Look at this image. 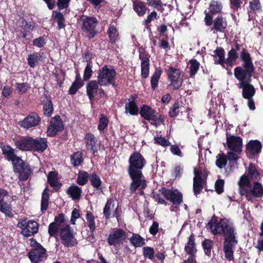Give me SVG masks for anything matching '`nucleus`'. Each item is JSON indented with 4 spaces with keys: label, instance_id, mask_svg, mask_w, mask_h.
<instances>
[{
    "label": "nucleus",
    "instance_id": "f257e3e1",
    "mask_svg": "<svg viewBox=\"0 0 263 263\" xmlns=\"http://www.w3.org/2000/svg\"><path fill=\"white\" fill-rule=\"evenodd\" d=\"M240 61L242 62L241 66L234 69V77L239 82L238 87L242 88V97L245 99H251L256 93L254 86L251 84L255 67L249 51L245 49L242 50Z\"/></svg>",
    "mask_w": 263,
    "mask_h": 263
},
{
    "label": "nucleus",
    "instance_id": "f03ea898",
    "mask_svg": "<svg viewBox=\"0 0 263 263\" xmlns=\"http://www.w3.org/2000/svg\"><path fill=\"white\" fill-rule=\"evenodd\" d=\"M208 227L214 235L224 236L223 251L225 257L229 261L234 259V249L238 243L237 232L234 224L227 218H221L219 221L211 219Z\"/></svg>",
    "mask_w": 263,
    "mask_h": 263
},
{
    "label": "nucleus",
    "instance_id": "7ed1b4c3",
    "mask_svg": "<svg viewBox=\"0 0 263 263\" xmlns=\"http://www.w3.org/2000/svg\"><path fill=\"white\" fill-rule=\"evenodd\" d=\"M243 49L248 51L246 47H243L242 44H240L237 40L234 41V47L228 51V58L226 59L224 49L222 47L217 46L213 51L214 54L212 55L214 58V64L220 65L223 68L230 71L231 68L236 65V62L239 58L240 60L241 52Z\"/></svg>",
    "mask_w": 263,
    "mask_h": 263
},
{
    "label": "nucleus",
    "instance_id": "20e7f679",
    "mask_svg": "<svg viewBox=\"0 0 263 263\" xmlns=\"http://www.w3.org/2000/svg\"><path fill=\"white\" fill-rule=\"evenodd\" d=\"M16 147L22 151L43 153L48 147L47 139L41 137L34 138L30 136H21L14 141Z\"/></svg>",
    "mask_w": 263,
    "mask_h": 263
},
{
    "label": "nucleus",
    "instance_id": "39448f33",
    "mask_svg": "<svg viewBox=\"0 0 263 263\" xmlns=\"http://www.w3.org/2000/svg\"><path fill=\"white\" fill-rule=\"evenodd\" d=\"M78 21L81 31L88 39H93L97 35L99 21L96 17L82 14L79 16Z\"/></svg>",
    "mask_w": 263,
    "mask_h": 263
},
{
    "label": "nucleus",
    "instance_id": "423d86ee",
    "mask_svg": "<svg viewBox=\"0 0 263 263\" xmlns=\"http://www.w3.org/2000/svg\"><path fill=\"white\" fill-rule=\"evenodd\" d=\"M139 113L145 120L152 121L151 125L157 127L161 124H164L165 118L163 115L157 112L156 110L147 105H142Z\"/></svg>",
    "mask_w": 263,
    "mask_h": 263
},
{
    "label": "nucleus",
    "instance_id": "0eeeda50",
    "mask_svg": "<svg viewBox=\"0 0 263 263\" xmlns=\"http://www.w3.org/2000/svg\"><path fill=\"white\" fill-rule=\"evenodd\" d=\"M147 161L139 152L135 151L129 156L128 159V173H142V170L145 166Z\"/></svg>",
    "mask_w": 263,
    "mask_h": 263
},
{
    "label": "nucleus",
    "instance_id": "6e6552de",
    "mask_svg": "<svg viewBox=\"0 0 263 263\" xmlns=\"http://www.w3.org/2000/svg\"><path fill=\"white\" fill-rule=\"evenodd\" d=\"M167 80L170 82L168 86L173 90H178L182 85L183 80L180 78L181 75V70L179 68L168 66L165 69Z\"/></svg>",
    "mask_w": 263,
    "mask_h": 263
},
{
    "label": "nucleus",
    "instance_id": "1a4fd4ad",
    "mask_svg": "<svg viewBox=\"0 0 263 263\" xmlns=\"http://www.w3.org/2000/svg\"><path fill=\"white\" fill-rule=\"evenodd\" d=\"M31 246L27 256L32 263H39L47 258V251L41 243L32 239Z\"/></svg>",
    "mask_w": 263,
    "mask_h": 263
},
{
    "label": "nucleus",
    "instance_id": "9d476101",
    "mask_svg": "<svg viewBox=\"0 0 263 263\" xmlns=\"http://www.w3.org/2000/svg\"><path fill=\"white\" fill-rule=\"evenodd\" d=\"M59 235L62 244L65 247H72L77 245L73 231L69 224L62 226Z\"/></svg>",
    "mask_w": 263,
    "mask_h": 263
},
{
    "label": "nucleus",
    "instance_id": "9b49d317",
    "mask_svg": "<svg viewBox=\"0 0 263 263\" xmlns=\"http://www.w3.org/2000/svg\"><path fill=\"white\" fill-rule=\"evenodd\" d=\"M19 159L12 163L13 170L14 173L18 174V179L20 181H26L32 173V171L29 165L21 157Z\"/></svg>",
    "mask_w": 263,
    "mask_h": 263
},
{
    "label": "nucleus",
    "instance_id": "f8f14e48",
    "mask_svg": "<svg viewBox=\"0 0 263 263\" xmlns=\"http://www.w3.org/2000/svg\"><path fill=\"white\" fill-rule=\"evenodd\" d=\"M159 191L166 200L171 202L177 208L183 202V195L178 189H170L162 187Z\"/></svg>",
    "mask_w": 263,
    "mask_h": 263
},
{
    "label": "nucleus",
    "instance_id": "ddd939ff",
    "mask_svg": "<svg viewBox=\"0 0 263 263\" xmlns=\"http://www.w3.org/2000/svg\"><path fill=\"white\" fill-rule=\"evenodd\" d=\"M117 72L114 68H108L106 65L100 68L98 72V81L100 86H108L111 80H115Z\"/></svg>",
    "mask_w": 263,
    "mask_h": 263
},
{
    "label": "nucleus",
    "instance_id": "4468645a",
    "mask_svg": "<svg viewBox=\"0 0 263 263\" xmlns=\"http://www.w3.org/2000/svg\"><path fill=\"white\" fill-rule=\"evenodd\" d=\"M42 119L35 111L30 112L22 120L18 122V125L25 130L34 128L41 123Z\"/></svg>",
    "mask_w": 263,
    "mask_h": 263
},
{
    "label": "nucleus",
    "instance_id": "2eb2a0df",
    "mask_svg": "<svg viewBox=\"0 0 263 263\" xmlns=\"http://www.w3.org/2000/svg\"><path fill=\"white\" fill-rule=\"evenodd\" d=\"M17 227L21 229V234L26 237H31L36 234L39 231V224L34 220H25L19 221Z\"/></svg>",
    "mask_w": 263,
    "mask_h": 263
},
{
    "label": "nucleus",
    "instance_id": "dca6fc26",
    "mask_svg": "<svg viewBox=\"0 0 263 263\" xmlns=\"http://www.w3.org/2000/svg\"><path fill=\"white\" fill-rule=\"evenodd\" d=\"M127 233L121 228L114 229L110 232L107 241L109 246H116L122 244L127 239Z\"/></svg>",
    "mask_w": 263,
    "mask_h": 263
},
{
    "label": "nucleus",
    "instance_id": "f3484780",
    "mask_svg": "<svg viewBox=\"0 0 263 263\" xmlns=\"http://www.w3.org/2000/svg\"><path fill=\"white\" fill-rule=\"evenodd\" d=\"M128 174L132 180V182L129 185L130 194H135L136 191L141 187H142V189H145L147 186V183L146 180L144 179L143 173H128Z\"/></svg>",
    "mask_w": 263,
    "mask_h": 263
},
{
    "label": "nucleus",
    "instance_id": "a211bd4d",
    "mask_svg": "<svg viewBox=\"0 0 263 263\" xmlns=\"http://www.w3.org/2000/svg\"><path fill=\"white\" fill-rule=\"evenodd\" d=\"M64 128V124L60 116L57 115L51 118L50 124L47 128V135L48 137H53Z\"/></svg>",
    "mask_w": 263,
    "mask_h": 263
},
{
    "label": "nucleus",
    "instance_id": "6ab92c4d",
    "mask_svg": "<svg viewBox=\"0 0 263 263\" xmlns=\"http://www.w3.org/2000/svg\"><path fill=\"white\" fill-rule=\"evenodd\" d=\"M8 195V192L0 187V212L4 213L6 217L13 218L12 209L11 204L4 201V197Z\"/></svg>",
    "mask_w": 263,
    "mask_h": 263
},
{
    "label": "nucleus",
    "instance_id": "aec40b11",
    "mask_svg": "<svg viewBox=\"0 0 263 263\" xmlns=\"http://www.w3.org/2000/svg\"><path fill=\"white\" fill-rule=\"evenodd\" d=\"M84 140L87 151L93 155L97 153L100 147V143L95 136L91 133H87L85 136Z\"/></svg>",
    "mask_w": 263,
    "mask_h": 263
},
{
    "label": "nucleus",
    "instance_id": "412c9836",
    "mask_svg": "<svg viewBox=\"0 0 263 263\" xmlns=\"http://www.w3.org/2000/svg\"><path fill=\"white\" fill-rule=\"evenodd\" d=\"M227 144L228 147L235 153L242 152V139L239 136L227 135Z\"/></svg>",
    "mask_w": 263,
    "mask_h": 263
},
{
    "label": "nucleus",
    "instance_id": "4be33fe9",
    "mask_svg": "<svg viewBox=\"0 0 263 263\" xmlns=\"http://www.w3.org/2000/svg\"><path fill=\"white\" fill-rule=\"evenodd\" d=\"M115 200L112 198L108 199L103 209V214L106 219H109L111 217H116L118 220V208L115 210Z\"/></svg>",
    "mask_w": 263,
    "mask_h": 263
},
{
    "label": "nucleus",
    "instance_id": "5701e85b",
    "mask_svg": "<svg viewBox=\"0 0 263 263\" xmlns=\"http://www.w3.org/2000/svg\"><path fill=\"white\" fill-rule=\"evenodd\" d=\"M228 28L227 18L222 16H218L213 21V24L211 30L213 32L224 33Z\"/></svg>",
    "mask_w": 263,
    "mask_h": 263
},
{
    "label": "nucleus",
    "instance_id": "b1692460",
    "mask_svg": "<svg viewBox=\"0 0 263 263\" xmlns=\"http://www.w3.org/2000/svg\"><path fill=\"white\" fill-rule=\"evenodd\" d=\"M262 11V6L260 0H251L249 3V6L247 8V14L248 15V21L254 20L252 14H256Z\"/></svg>",
    "mask_w": 263,
    "mask_h": 263
},
{
    "label": "nucleus",
    "instance_id": "393cba45",
    "mask_svg": "<svg viewBox=\"0 0 263 263\" xmlns=\"http://www.w3.org/2000/svg\"><path fill=\"white\" fill-rule=\"evenodd\" d=\"M58 173L57 171H51L47 175V181L50 186L53 187L51 192H57L59 191L62 185L60 182Z\"/></svg>",
    "mask_w": 263,
    "mask_h": 263
},
{
    "label": "nucleus",
    "instance_id": "a878e982",
    "mask_svg": "<svg viewBox=\"0 0 263 263\" xmlns=\"http://www.w3.org/2000/svg\"><path fill=\"white\" fill-rule=\"evenodd\" d=\"M90 184L94 189L93 193L98 195L103 193V186L100 176L96 173L90 174L89 178Z\"/></svg>",
    "mask_w": 263,
    "mask_h": 263
},
{
    "label": "nucleus",
    "instance_id": "bb28decb",
    "mask_svg": "<svg viewBox=\"0 0 263 263\" xmlns=\"http://www.w3.org/2000/svg\"><path fill=\"white\" fill-rule=\"evenodd\" d=\"M2 154L4 157L8 161H11L12 164L17 160H20V157L15 154L16 150L13 148L9 145H5L2 146Z\"/></svg>",
    "mask_w": 263,
    "mask_h": 263
},
{
    "label": "nucleus",
    "instance_id": "cd10ccee",
    "mask_svg": "<svg viewBox=\"0 0 263 263\" xmlns=\"http://www.w3.org/2000/svg\"><path fill=\"white\" fill-rule=\"evenodd\" d=\"M261 143L257 140H250L246 145V151L252 156L258 155L262 149Z\"/></svg>",
    "mask_w": 263,
    "mask_h": 263
},
{
    "label": "nucleus",
    "instance_id": "c85d7f7f",
    "mask_svg": "<svg viewBox=\"0 0 263 263\" xmlns=\"http://www.w3.org/2000/svg\"><path fill=\"white\" fill-rule=\"evenodd\" d=\"M99 85V82L96 80H91L86 84V93L90 101H92L97 94Z\"/></svg>",
    "mask_w": 263,
    "mask_h": 263
},
{
    "label": "nucleus",
    "instance_id": "c756f323",
    "mask_svg": "<svg viewBox=\"0 0 263 263\" xmlns=\"http://www.w3.org/2000/svg\"><path fill=\"white\" fill-rule=\"evenodd\" d=\"M46 100L42 101L43 115L47 117H51L53 110V105L50 96H45Z\"/></svg>",
    "mask_w": 263,
    "mask_h": 263
},
{
    "label": "nucleus",
    "instance_id": "7c9ffc66",
    "mask_svg": "<svg viewBox=\"0 0 263 263\" xmlns=\"http://www.w3.org/2000/svg\"><path fill=\"white\" fill-rule=\"evenodd\" d=\"M184 250L189 256H196L197 250L196 248L195 235L192 233L188 238V241L185 244Z\"/></svg>",
    "mask_w": 263,
    "mask_h": 263
},
{
    "label": "nucleus",
    "instance_id": "2f4dec72",
    "mask_svg": "<svg viewBox=\"0 0 263 263\" xmlns=\"http://www.w3.org/2000/svg\"><path fill=\"white\" fill-rule=\"evenodd\" d=\"M42 55H44V53L39 52H34L29 54L27 58L28 65L31 68H34L42 60Z\"/></svg>",
    "mask_w": 263,
    "mask_h": 263
},
{
    "label": "nucleus",
    "instance_id": "473e14b6",
    "mask_svg": "<svg viewBox=\"0 0 263 263\" xmlns=\"http://www.w3.org/2000/svg\"><path fill=\"white\" fill-rule=\"evenodd\" d=\"M66 193L73 200H79L81 197L82 190L78 185L72 184L68 187Z\"/></svg>",
    "mask_w": 263,
    "mask_h": 263
},
{
    "label": "nucleus",
    "instance_id": "72a5a7b5",
    "mask_svg": "<svg viewBox=\"0 0 263 263\" xmlns=\"http://www.w3.org/2000/svg\"><path fill=\"white\" fill-rule=\"evenodd\" d=\"M147 8L145 3L139 0L133 2V9L139 16H144L146 12Z\"/></svg>",
    "mask_w": 263,
    "mask_h": 263
},
{
    "label": "nucleus",
    "instance_id": "f704fd0d",
    "mask_svg": "<svg viewBox=\"0 0 263 263\" xmlns=\"http://www.w3.org/2000/svg\"><path fill=\"white\" fill-rule=\"evenodd\" d=\"M162 73V69L160 67H157L155 69V72L151 78V85L152 89L154 90L158 86V83L160 79Z\"/></svg>",
    "mask_w": 263,
    "mask_h": 263
},
{
    "label": "nucleus",
    "instance_id": "c9c22d12",
    "mask_svg": "<svg viewBox=\"0 0 263 263\" xmlns=\"http://www.w3.org/2000/svg\"><path fill=\"white\" fill-rule=\"evenodd\" d=\"M86 225L89 228L90 235L93 236L96 230L95 217L91 212H87L85 215Z\"/></svg>",
    "mask_w": 263,
    "mask_h": 263
},
{
    "label": "nucleus",
    "instance_id": "e433bc0d",
    "mask_svg": "<svg viewBox=\"0 0 263 263\" xmlns=\"http://www.w3.org/2000/svg\"><path fill=\"white\" fill-rule=\"evenodd\" d=\"M49 191V189L48 187L46 186L42 193L41 211L43 213L47 210L49 206V200L50 198Z\"/></svg>",
    "mask_w": 263,
    "mask_h": 263
},
{
    "label": "nucleus",
    "instance_id": "4c0bfd02",
    "mask_svg": "<svg viewBox=\"0 0 263 263\" xmlns=\"http://www.w3.org/2000/svg\"><path fill=\"white\" fill-rule=\"evenodd\" d=\"M70 163L74 167H78L82 165L84 162L83 153L80 151L73 153L70 156Z\"/></svg>",
    "mask_w": 263,
    "mask_h": 263
},
{
    "label": "nucleus",
    "instance_id": "58836bf2",
    "mask_svg": "<svg viewBox=\"0 0 263 263\" xmlns=\"http://www.w3.org/2000/svg\"><path fill=\"white\" fill-rule=\"evenodd\" d=\"M107 34L109 38V42L111 44H116L119 39V34L116 26L113 24H110L107 30Z\"/></svg>",
    "mask_w": 263,
    "mask_h": 263
},
{
    "label": "nucleus",
    "instance_id": "ea45409f",
    "mask_svg": "<svg viewBox=\"0 0 263 263\" xmlns=\"http://www.w3.org/2000/svg\"><path fill=\"white\" fill-rule=\"evenodd\" d=\"M223 8L222 3L219 1L212 0L209 4V11L212 14L216 15L221 12Z\"/></svg>",
    "mask_w": 263,
    "mask_h": 263
},
{
    "label": "nucleus",
    "instance_id": "a19ab883",
    "mask_svg": "<svg viewBox=\"0 0 263 263\" xmlns=\"http://www.w3.org/2000/svg\"><path fill=\"white\" fill-rule=\"evenodd\" d=\"M203 179L199 176L194 177L193 182V192L194 195L197 196L200 194L203 189Z\"/></svg>",
    "mask_w": 263,
    "mask_h": 263
},
{
    "label": "nucleus",
    "instance_id": "79ce46f5",
    "mask_svg": "<svg viewBox=\"0 0 263 263\" xmlns=\"http://www.w3.org/2000/svg\"><path fill=\"white\" fill-rule=\"evenodd\" d=\"M129 241L135 248L141 247L145 245V239L139 234H133L129 238Z\"/></svg>",
    "mask_w": 263,
    "mask_h": 263
},
{
    "label": "nucleus",
    "instance_id": "37998d69",
    "mask_svg": "<svg viewBox=\"0 0 263 263\" xmlns=\"http://www.w3.org/2000/svg\"><path fill=\"white\" fill-rule=\"evenodd\" d=\"M239 193L242 192L243 189L247 188L250 189L252 187V184L250 180L248 175L243 174L240 178L238 182Z\"/></svg>",
    "mask_w": 263,
    "mask_h": 263
},
{
    "label": "nucleus",
    "instance_id": "c03bdc74",
    "mask_svg": "<svg viewBox=\"0 0 263 263\" xmlns=\"http://www.w3.org/2000/svg\"><path fill=\"white\" fill-rule=\"evenodd\" d=\"M190 66L189 67V74L190 78H194L199 69L200 63L195 59H191L189 62Z\"/></svg>",
    "mask_w": 263,
    "mask_h": 263
},
{
    "label": "nucleus",
    "instance_id": "a18cd8bd",
    "mask_svg": "<svg viewBox=\"0 0 263 263\" xmlns=\"http://www.w3.org/2000/svg\"><path fill=\"white\" fill-rule=\"evenodd\" d=\"M125 113H129L132 116H136L139 113V107L136 102H128L125 106Z\"/></svg>",
    "mask_w": 263,
    "mask_h": 263
},
{
    "label": "nucleus",
    "instance_id": "49530a36",
    "mask_svg": "<svg viewBox=\"0 0 263 263\" xmlns=\"http://www.w3.org/2000/svg\"><path fill=\"white\" fill-rule=\"evenodd\" d=\"M201 246L204 254L211 257L212 251L213 249L214 242L209 239L205 238L201 243Z\"/></svg>",
    "mask_w": 263,
    "mask_h": 263
},
{
    "label": "nucleus",
    "instance_id": "de8ad7c7",
    "mask_svg": "<svg viewBox=\"0 0 263 263\" xmlns=\"http://www.w3.org/2000/svg\"><path fill=\"white\" fill-rule=\"evenodd\" d=\"M90 174L85 171H80L78 174L77 183L81 186L85 185L89 179Z\"/></svg>",
    "mask_w": 263,
    "mask_h": 263
},
{
    "label": "nucleus",
    "instance_id": "09e8293b",
    "mask_svg": "<svg viewBox=\"0 0 263 263\" xmlns=\"http://www.w3.org/2000/svg\"><path fill=\"white\" fill-rule=\"evenodd\" d=\"M52 17L54 20H57L58 27L59 30L65 27L66 25L64 24L65 19L63 14L61 12L53 11L52 12Z\"/></svg>",
    "mask_w": 263,
    "mask_h": 263
},
{
    "label": "nucleus",
    "instance_id": "8fccbe9b",
    "mask_svg": "<svg viewBox=\"0 0 263 263\" xmlns=\"http://www.w3.org/2000/svg\"><path fill=\"white\" fill-rule=\"evenodd\" d=\"M248 189L249 188L243 189L240 194L241 196H245L248 201L253 202L254 200V197L258 198L257 195L258 194L256 193L253 187L251 190H249Z\"/></svg>",
    "mask_w": 263,
    "mask_h": 263
},
{
    "label": "nucleus",
    "instance_id": "3c124183",
    "mask_svg": "<svg viewBox=\"0 0 263 263\" xmlns=\"http://www.w3.org/2000/svg\"><path fill=\"white\" fill-rule=\"evenodd\" d=\"M226 155L223 153H219L216 156V165L219 168L224 167L227 164Z\"/></svg>",
    "mask_w": 263,
    "mask_h": 263
},
{
    "label": "nucleus",
    "instance_id": "603ef678",
    "mask_svg": "<svg viewBox=\"0 0 263 263\" xmlns=\"http://www.w3.org/2000/svg\"><path fill=\"white\" fill-rule=\"evenodd\" d=\"M62 226L52 222L48 226V234L50 237H57L58 233H60V228Z\"/></svg>",
    "mask_w": 263,
    "mask_h": 263
},
{
    "label": "nucleus",
    "instance_id": "864d4df0",
    "mask_svg": "<svg viewBox=\"0 0 263 263\" xmlns=\"http://www.w3.org/2000/svg\"><path fill=\"white\" fill-rule=\"evenodd\" d=\"M143 255L146 259L153 260L155 258V251L153 248L150 247H144L142 248Z\"/></svg>",
    "mask_w": 263,
    "mask_h": 263
},
{
    "label": "nucleus",
    "instance_id": "5fc2aeb1",
    "mask_svg": "<svg viewBox=\"0 0 263 263\" xmlns=\"http://www.w3.org/2000/svg\"><path fill=\"white\" fill-rule=\"evenodd\" d=\"M150 62H141V76L143 78H147L149 73Z\"/></svg>",
    "mask_w": 263,
    "mask_h": 263
},
{
    "label": "nucleus",
    "instance_id": "6e6d98bb",
    "mask_svg": "<svg viewBox=\"0 0 263 263\" xmlns=\"http://www.w3.org/2000/svg\"><path fill=\"white\" fill-rule=\"evenodd\" d=\"M30 88V85L28 83H16L15 89L20 95L26 93Z\"/></svg>",
    "mask_w": 263,
    "mask_h": 263
},
{
    "label": "nucleus",
    "instance_id": "4d7b16f0",
    "mask_svg": "<svg viewBox=\"0 0 263 263\" xmlns=\"http://www.w3.org/2000/svg\"><path fill=\"white\" fill-rule=\"evenodd\" d=\"M248 171L250 177L253 180H257L260 175V173L256 168L255 164L252 163H250Z\"/></svg>",
    "mask_w": 263,
    "mask_h": 263
},
{
    "label": "nucleus",
    "instance_id": "13d9d810",
    "mask_svg": "<svg viewBox=\"0 0 263 263\" xmlns=\"http://www.w3.org/2000/svg\"><path fill=\"white\" fill-rule=\"evenodd\" d=\"M109 120L106 116L102 115L99 122L98 129L102 132L104 130L108 125Z\"/></svg>",
    "mask_w": 263,
    "mask_h": 263
},
{
    "label": "nucleus",
    "instance_id": "bf43d9fd",
    "mask_svg": "<svg viewBox=\"0 0 263 263\" xmlns=\"http://www.w3.org/2000/svg\"><path fill=\"white\" fill-rule=\"evenodd\" d=\"M139 59L141 61V62H150L149 58L150 55L145 50V49L141 47L139 49Z\"/></svg>",
    "mask_w": 263,
    "mask_h": 263
},
{
    "label": "nucleus",
    "instance_id": "052dcab7",
    "mask_svg": "<svg viewBox=\"0 0 263 263\" xmlns=\"http://www.w3.org/2000/svg\"><path fill=\"white\" fill-rule=\"evenodd\" d=\"M149 6H154L158 10L163 12V4L161 0H146Z\"/></svg>",
    "mask_w": 263,
    "mask_h": 263
},
{
    "label": "nucleus",
    "instance_id": "680f3d73",
    "mask_svg": "<svg viewBox=\"0 0 263 263\" xmlns=\"http://www.w3.org/2000/svg\"><path fill=\"white\" fill-rule=\"evenodd\" d=\"M32 42L33 46L41 48L43 47L46 44V39L44 36H41L38 38L34 39Z\"/></svg>",
    "mask_w": 263,
    "mask_h": 263
},
{
    "label": "nucleus",
    "instance_id": "e2e57ef3",
    "mask_svg": "<svg viewBox=\"0 0 263 263\" xmlns=\"http://www.w3.org/2000/svg\"><path fill=\"white\" fill-rule=\"evenodd\" d=\"M83 85V84H81V83L73 82L68 90V93L71 95H75L77 91L81 88Z\"/></svg>",
    "mask_w": 263,
    "mask_h": 263
},
{
    "label": "nucleus",
    "instance_id": "0e129e2a",
    "mask_svg": "<svg viewBox=\"0 0 263 263\" xmlns=\"http://www.w3.org/2000/svg\"><path fill=\"white\" fill-rule=\"evenodd\" d=\"M155 143L160 145L163 147L170 146V142L165 138L162 137H157L154 138Z\"/></svg>",
    "mask_w": 263,
    "mask_h": 263
},
{
    "label": "nucleus",
    "instance_id": "69168bd1",
    "mask_svg": "<svg viewBox=\"0 0 263 263\" xmlns=\"http://www.w3.org/2000/svg\"><path fill=\"white\" fill-rule=\"evenodd\" d=\"M92 73V64H87L84 71L83 80L84 81L89 80L91 77Z\"/></svg>",
    "mask_w": 263,
    "mask_h": 263
},
{
    "label": "nucleus",
    "instance_id": "338daca9",
    "mask_svg": "<svg viewBox=\"0 0 263 263\" xmlns=\"http://www.w3.org/2000/svg\"><path fill=\"white\" fill-rule=\"evenodd\" d=\"M204 13L205 14L204 21L205 25L207 26H210L212 25H213L214 21L213 15L214 14L210 13V11L208 12L206 10L204 11Z\"/></svg>",
    "mask_w": 263,
    "mask_h": 263
},
{
    "label": "nucleus",
    "instance_id": "774afa93",
    "mask_svg": "<svg viewBox=\"0 0 263 263\" xmlns=\"http://www.w3.org/2000/svg\"><path fill=\"white\" fill-rule=\"evenodd\" d=\"M253 187L255 189V191L258 194V198L261 197L263 196V186L261 183L255 181L253 183Z\"/></svg>",
    "mask_w": 263,
    "mask_h": 263
}]
</instances>
